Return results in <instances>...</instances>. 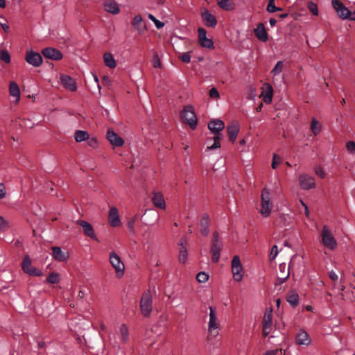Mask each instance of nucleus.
<instances>
[{"mask_svg":"<svg viewBox=\"0 0 355 355\" xmlns=\"http://www.w3.org/2000/svg\"><path fill=\"white\" fill-rule=\"evenodd\" d=\"M224 128L225 123L220 119H214L209 123L208 128L211 132L216 135L214 137V143L211 146L207 147L209 150H214L220 146V140L222 138V135L220 132L223 130Z\"/></svg>","mask_w":355,"mask_h":355,"instance_id":"nucleus-1","label":"nucleus"},{"mask_svg":"<svg viewBox=\"0 0 355 355\" xmlns=\"http://www.w3.org/2000/svg\"><path fill=\"white\" fill-rule=\"evenodd\" d=\"M180 117L182 121L192 128H196L197 125V118L195 114L193 107L191 105H186L180 113Z\"/></svg>","mask_w":355,"mask_h":355,"instance_id":"nucleus-2","label":"nucleus"},{"mask_svg":"<svg viewBox=\"0 0 355 355\" xmlns=\"http://www.w3.org/2000/svg\"><path fill=\"white\" fill-rule=\"evenodd\" d=\"M322 244L329 250H334L337 247V242L331 230L327 225H324L321 231Z\"/></svg>","mask_w":355,"mask_h":355,"instance_id":"nucleus-3","label":"nucleus"},{"mask_svg":"<svg viewBox=\"0 0 355 355\" xmlns=\"http://www.w3.org/2000/svg\"><path fill=\"white\" fill-rule=\"evenodd\" d=\"M153 298L150 290L146 291L141 297L140 301V309L142 315L148 317L152 311Z\"/></svg>","mask_w":355,"mask_h":355,"instance_id":"nucleus-4","label":"nucleus"},{"mask_svg":"<svg viewBox=\"0 0 355 355\" xmlns=\"http://www.w3.org/2000/svg\"><path fill=\"white\" fill-rule=\"evenodd\" d=\"M223 248L222 241L219 239V235L217 232H214L211 239L210 252L211 253L212 261L217 263L220 258V253Z\"/></svg>","mask_w":355,"mask_h":355,"instance_id":"nucleus-5","label":"nucleus"},{"mask_svg":"<svg viewBox=\"0 0 355 355\" xmlns=\"http://www.w3.org/2000/svg\"><path fill=\"white\" fill-rule=\"evenodd\" d=\"M261 199V213L262 215L267 217L270 215L271 209L272 207V204L270 201V200H271L270 192L268 189L264 188L262 190Z\"/></svg>","mask_w":355,"mask_h":355,"instance_id":"nucleus-6","label":"nucleus"},{"mask_svg":"<svg viewBox=\"0 0 355 355\" xmlns=\"http://www.w3.org/2000/svg\"><path fill=\"white\" fill-rule=\"evenodd\" d=\"M110 261L112 267L116 270V276L121 277L124 273V264L121 258L115 253L112 252L110 254Z\"/></svg>","mask_w":355,"mask_h":355,"instance_id":"nucleus-7","label":"nucleus"},{"mask_svg":"<svg viewBox=\"0 0 355 355\" xmlns=\"http://www.w3.org/2000/svg\"><path fill=\"white\" fill-rule=\"evenodd\" d=\"M243 267L239 256H234L232 260V272L235 281L241 282L243 279Z\"/></svg>","mask_w":355,"mask_h":355,"instance_id":"nucleus-8","label":"nucleus"},{"mask_svg":"<svg viewBox=\"0 0 355 355\" xmlns=\"http://www.w3.org/2000/svg\"><path fill=\"white\" fill-rule=\"evenodd\" d=\"M332 6L342 19H347L352 15V12L339 0H332Z\"/></svg>","mask_w":355,"mask_h":355,"instance_id":"nucleus-9","label":"nucleus"},{"mask_svg":"<svg viewBox=\"0 0 355 355\" xmlns=\"http://www.w3.org/2000/svg\"><path fill=\"white\" fill-rule=\"evenodd\" d=\"M209 321L208 324L209 331L214 336H216L218 335V331H216L219 327V323L217 322L216 315L214 311V309L211 306H209Z\"/></svg>","mask_w":355,"mask_h":355,"instance_id":"nucleus-10","label":"nucleus"},{"mask_svg":"<svg viewBox=\"0 0 355 355\" xmlns=\"http://www.w3.org/2000/svg\"><path fill=\"white\" fill-rule=\"evenodd\" d=\"M198 42L202 47L213 49L214 43L211 39L207 37V31L203 28H198Z\"/></svg>","mask_w":355,"mask_h":355,"instance_id":"nucleus-11","label":"nucleus"},{"mask_svg":"<svg viewBox=\"0 0 355 355\" xmlns=\"http://www.w3.org/2000/svg\"><path fill=\"white\" fill-rule=\"evenodd\" d=\"M25 60L28 64L35 67L40 66L43 60L42 55L39 53L33 51L26 52Z\"/></svg>","mask_w":355,"mask_h":355,"instance_id":"nucleus-12","label":"nucleus"},{"mask_svg":"<svg viewBox=\"0 0 355 355\" xmlns=\"http://www.w3.org/2000/svg\"><path fill=\"white\" fill-rule=\"evenodd\" d=\"M42 53L46 58L53 60H60L63 56L60 51L53 47L44 48Z\"/></svg>","mask_w":355,"mask_h":355,"instance_id":"nucleus-13","label":"nucleus"},{"mask_svg":"<svg viewBox=\"0 0 355 355\" xmlns=\"http://www.w3.org/2000/svg\"><path fill=\"white\" fill-rule=\"evenodd\" d=\"M299 182L301 188L304 190L314 188L315 186L314 178L309 175H300Z\"/></svg>","mask_w":355,"mask_h":355,"instance_id":"nucleus-14","label":"nucleus"},{"mask_svg":"<svg viewBox=\"0 0 355 355\" xmlns=\"http://www.w3.org/2000/svg\"><path fill=\"white\" fill-rule=\"evenodd\" d=\"M132 26L139 34L144 33L146 29V25L140 15H137L132 21Z\"/></svg>","mask_w":355,"mask_h":355,"instance_id":"nucleus-15","label":"nucleus"},{"mask_svg":"<svg viewBox=\"0 0 355 355\" xmlns=\"http://www.w3.org/2000/svg\"><path fill=\"white\" fill-rule=\"evenodd\" d=\"M108 220L112 227H119L121 225L119 211L115 207H112L109 211Z\"/></svg>","mask_w":355,"mask_h":355,"instance_id":"nucleus-16","label":"nucleus"},{"mask_svg":"<svg viewBox=\"0 0 355 355\" xmlns=\"http://www.w3.org/2000/svg\"><path fill=\"white\" fill-rule=\"evenodd\" d=\"M178 245L180 246L178 260L180 263H184L187 261L188 255L187 249V241L186 238H182L178 243Z\"/></svg>","mask_w":355,"mask_h":355,"instance_id":"nucleus-17","label":"nucleus"},{"mask_svg":"<svg viewBox=\"0 0 355 355\" xmlns=\"http://www.w3.org/2000/svg\"><path fill=\"white\" fill-rule=\"evenodd\" d=\"M76 223L83 227V232L86 236L96 240L94 228L90 223L83 220H78Z\"/></svg>","mask_w":355,"mask_h":355,"instance_id":"nucleus-18","label":"nucleus"},{"mask_svg":"<svg viewBox=\"0 0 355 355\" xmlns=\"http://www.w3.org/2000/svg\"><path fill=\"white\" fill-rule=\"evenodd\" d=\"M107 139L112 146L119 147L123 146L124 141L114 130L109 129L107 132Z\"/></svg>","mask_w":355,"mask_h":355,"instance_id":"nucleus-19","label":"nucleus"},{"mask_svg":"<svg viewBox=\"0 0 355 355\" xmlns=\"http://www.w3.org/2000/svg\"><path fill=\"white\" fill-rule=\"evenodd\" d=\"M202 19L205 24L209 27H215L217 24V19L215 16L211 15L207 10L201 14Z\"/></svg>","mask_w":355,"mask_h":355,"instance_id":"nucleus-20","label":"nucleus"},{"mask_svg":"<svg viewBox=\"0 0 355 355\" xmlns=\"http://www.w3.org/2000/svg\"><path fill=\"white\" fill-rule=\"evenodd\" d=\"M255 36L262 42H266L268 36L266 28L262 23H259L257 28L254 30Z\"/></svg>","mask_w":355,"mask_h":355,"instance_id":"nucleus-21","label":"nucleus"},{"mask_svg":"<svg viewBox=\"0 0 355 355\" xmlns=\"http://www.w3.org/2000/svg\"><path fill=\"white\" fill-rule=\"evenodd\" d=\"M296 343L300 345H308L311 343L309 334L304 330H300L296 335Z\"/></svg>","mask_w":355,"mask_h":355,"instance_id":"nucleus-22","label":"nucleus"},{"mask_svg":"<svg viewBox=\"0 0 355 355\" xmlns=\"http://www.w3.org/2000/svg\"><path fill=\"white\" fill-rule=\"evenodd\" d=\"M104 6L107 12L113 15L118 14L120 11L118 3L114 0H106Z\"/></svg>","mask_w":355,"mask_h":355,"instance_id":"nucleus-23","label":"nucleus"},{"mask_svg":"<svg viewBox=\"0 0 355 355\" xmlns=\"http://www.w3.org/2000/svg\"><path fill=\"white\" fill-rule=\"evenodd\" d=\"M61 82L63 86L71 91H76V84L74 81V80L67 75H63L61 76Z\"/></svg>","mask_w":355,"mask_h":355,"instance_id":"nucleus-24","label":"nucleus"},{"mask_svg":"<svg viewBox=\"0 0 355 355\" xmlns=\"http://www.w3.org/2000/svg\"><path fill=\"white\" fill-rule=\"evenodd\" d=\"M209 218L207 214H203L200 220V232L204 236H207L209 232Z\"/></svg>","mask_w":355,"mask_h":355,"instance_id":"nucleus-25","label":"nucleus"},{"mask_svg":"<svg viewBox=\"0 0 355 355\" xmlns=\"http://www.w3.org/2000/svg\"><path fill=\"white\" fill-rule=\"evenodd\" d=\"M52 251L53 258L58 261H64L69 257L68 254L62 252L60 247H53Z\"/></svg>","mask_w":355,"mask_h":355,"instance_id":"nucleus-26","label":"nucleus"},{"mask_svg":"<svg viewBox=\"0 0 355 355\" xmlns=\"http://www.w3.org/2000/svg\"><path fill=\"white\" fill-rule=\"evenodd\" d=\"M227 131L230 141L231 142H234L239 132L238 126L234 123L229 125L227 127Z\"/></svg>","mask_w":355,"mask_h":355,"instance_id":"nucleus-27","label":"nucleus"},{"mask_svg":"<svg viewBox=\"0 0 355 355\" xmlns=\"http://www.w3.org/2000/svg\"><path fill=\"white\" fill-rule=\"evenodd\" d=\"M10 94L16 98V103H17L20 98V89L18 85L15 82H10L9 85Z\"/></svg>","mask_w":355,"mask_h":355,"instance_id":"nucleus-28","label":"nucleus"},{"mask_svg":"<svg viewBox=\"0 0 355 355\" xmlns=\"http://www.w3.org/2000/svg\"><path fill=\"white\" fill-rule=\"evenodd\" d=\"M286 300L292 306L295 307L298 304L299 295L295 291H291L286 295Z\"/></svg>","mask_w":355,"mask_h":355,"instance_id":"nucleus-29","label":"nucleus"},{"mask_svg":"<svg viewBox=\"0 0 355 355\" xmlns=\"http://www.w3.org/2000/svg\"><path fill=\"white\" fill-rule=\"evenodd\" d=\"M153 202L155 207L160 209L165 208V202L162 196L160 193H155L153 197Z\"/></svg>","mask_w":355,"mask_h":355,"instance_id":"nucleus-30","label":"nucleus"},{"mask_svg":"<svg viewBox=\"0 0 355 355\" xmlns=\"http://www.w3.org/2000/svg\"><path fill=\"white\" fill-rule=\"evenodd\" d=\"M103 59H104V62L107 67H108L110 69H114L116 67V64L115 60L114 59V58L111 53H105L103 55Z\"/></svg>","mask_w":355,"mask_h":355,"instance_id":"nucleus-31","label":"nucleus"},{"mask_svg":"<svg viewBox=\"0 0 355 355\" xmlns=\"http://www.w3.org/2000/svg\"><path fill=\"white\" fill-rule=\"evenodd\" d=\"M74 139L76 142H82L89 139L87 132L84 130H76L74 133Z\"/></svg>","mask_w":355,"mask_h":355,"instance_id":"nucleus-32","label":"nucleus"},{"mask_svg":"<svg viewBox=\"0 0 355 355\" xmlns=\"http://www.w3.org/2000/svg\"><path fill=\"white\" fill-rule=\"evenodd\" d=\"M322 126L319 121L313 118L311 122L310 129L315 136L318 135L321 131Z\"/></svg>","mask_w":355,"mask_h":355,"instance_id":"nucleus-33","label":"nucleus"},{"mask_svg":"<svg viewBox=\"0 0 355 355\" xmlns=\"http://www.w3.org/2000/svg\"><path fill=\"white\" fill-rule=\"evenodd\" d=\"M218 5L225 10H232L234 8V4L232 0H220L218 2Z\"/></svg>","mask_w":355,"mask_h":355,"instance_id":"nucleus-34","label":"nucleus"},{"mask_svg":"<svg viewBox=\"0 0 355 355\" xmlns=\"http://www.w3.org/2000/svg\"><path fill=\"white\" fill-rule=\"evenodd\" d=\"M272 325V313L271 311H266L264 314L263 319V327L266 329H270Z\"/></svg>","mask_w":355,"mask_h":355,"instance_id":"nucleus-35","label":"nucleus"},{"mask_svg":"<svg viewBox=\"0 0 355 355\" xmlns=\"http://www.w3.org/2000/svg\"><path fill=\"white\" fill-rule=\"evenodd\" d=\"M266 10L268 12L273 13L275 12L282 11V8H279V7H277L275 6V0H269Z\"/></svg>","mask_w":355,"mask_h":355,"instance_id":"nucleus-36","label":"nucleus"},{"mask_svg":"<svg viewBox=\"0 0 355 355\" xmlns=\"http://www.w3.org/2000/svg\"><path fill=\"white\" fill-rule=\"evenodd\" d=\"M119 332L123 342L126 343L128 340V327L125 324H122L120 327Z\"/></svg>","mask_w":355,"mask_h":355,"instance_id":"nucleus-37","label":"nucleus"},{"mask_svg":"<svg viewBox=\"0 0 355 355\" xmlns=\"http://www.w3.org/2000/svg\"><path fill=\"white\" fill-rule=\"evenodd\" d=\"M31 260L28 255H26L22 261V269L25 272L31 268Z\"/></svg>","mask_w":355,"mask_h":355,"instance_id":"nucleus-38","label":"nucleus"},{"mask_svg":"<svg viewBox=\"0 0 355 355\" xmlns=\"http://www.w3.org/2000/svg\"><path fill=\"white\" fill-rule=\"evenodd\" d=\"M137 215H135L133 217L129 218L128 221V224H127L128 227L130 232L132 234H134L135 233L134 226H135V223L137 220Z\"/></svg>","mask_w":355,"mask_h":355,"instance_id":"nucleus-39","label":"nucleus"},{"mask_svg":"<svg viewBox=\"0 0 355 355\" xmlns=\"http://www.w3.org/2000/svg\"><path fill=\"white\" fill-rule=\"evenodd\" d=\"M47 282L50 284H55L59 282V275L55 272H51L46 278Z\"/></svg>","mask_w":355,"mask_h":355,"instance_id":"nucleus-40","label":"nucleus"},{"mask_svg":"<svg viewBox=\"0 0 355 355\" xmlns=\"http://www.w3.org/2000/svg\"><path fill=\"white\" fill-rule=\"evenodd\" d=\"M283 67V62L282 61H278L275 64V67L273 68V69L271 71V73L273 76L277 75V73H280L282 71Z\"/></svg>","mask_w":355,"mask_h":355,"instance_id":"nucleus-41","label":"nucleus"},{"mask_svg":"<svg viewBox=\"0 0 355 355\" xmlns=\"http://www.w3.org/2000/svg\"><path fill=\"white\" fill-rule=\"evenodd\" d=\"M0 59L5 62L6 63L10 62V55L8 53V51L5 50H2L0 51Z\"/></svg>","mask_w":355,"mask_h":355,"instance_id":"nucleus-42","label":"nucleus"},{"mask_svg":"<svg viewBox=\"0 0 355 355\" xmlns=\"http://www.w3.org/2000/svg\"><path fill=\"white\" fill-rule=\"evenodd\" d=\"M148 18L154 22L157 29H160L164 26L163 22L157 19L152 14H148Z\"/></svg>","mask_w":355,"mask_h":355,"instance_id":"nucleus-43","label":"nucleus"},{"mask_svg":"<svg viewBox=\"0 0 355 355\" xmlns=\"http://www.w3.org/2000/svg\"><path fill=\"white\" fill-rule=\"evenodd\" d=\"M268 90L267 91L266 95L264 96V101L266 103H269L271 102L272 96V87L269 85H268Z\"/></svg>","mask_w":355,"mask_h":355,"instance_id":"nucleus-44","label":"nucleus"},{"mask_svg":"<svg viewBox=\"0 0 355 355\" xmlns=\"http://www.w3.org/2000/svg\"><path fill=\"white\" fill-rule=\"evenodd\" d=\"M209 276L207 273L204 272H200L197 276V280L200 283H205L208 280Z\"/></svg>","mask_w":355,"mask_h":355,"instance_id":"nucleus-45","label":"nucleus"},{"mask_svg":"<svg viewBox=\"0 0 355 355\" xmlns=\"http://www.w3.org/2000/svg\"><path fill=\"white\" fill-rule=\"evenodd\" d=\"M26 273L29 274L30 275L36 276V277H40V276L42 275V271L40 270H37V268H35L34 267L30 268V269L28 270H27Z\"/></svg>","mask_w":355,"mask_h":355,"instance_id":"nucleus-46","label":"nucleus"},{"mask_svg":"<svg viewBox=\"0 0 355 355\" xmlns=\"http://www.w3.org/2000/svg\"><path fill=\"white\" fill-rule=\"evenodd\" d=\"M180 59L185 63H189L191 61L190 53H184L179 56Z\"/></svg>","mask_w":355,"mask_h":355,"instance_id":"nucleus-47","label":"nucleus"},{"mask_svg":"<svg viewBox=\"0 0 355 355\" xmlns=\"http://www.w3.org/2000/svg\"><path fill=\"white\" fill-rule=\"evenodd\" d=\"M308 8H309V10H310V12L313 15H318V6L315 3H314L313 2H310L309 3Z\"/></svg>","mask_w":355,"mask_h":355,"instance_id":"nucleus-48","label":"nucleus"},{"mask_svg":"<svg viewBox=\"0 0 355 355\" xmlns=\"http://www.w3.org/2000/svg\"><path fill=\"white\" fill-rule=\"evenodd\" d=\"M281 162V157H279L276 154H274L273 155V159H272V168L273 169H275L277 166L279 165V164Z\"/></svg>","mask_w":355,"mask_h":355,"instance_id":"nucleus-49","label":"nucleus"},{"mask_svg":"<svg viewBox=\"0 0 355 355\" xmlns=\"http://www.w3.org/2000/svg\"><path fill=\"white\" fill-rule=\"evenodd\" d=\"M289 274H290L289 270L287 269V271L284 275L281 274V276H282V277H278L277 284H283L287 279V278L289 277Z\"/></svg>","mask_w":355,"mask_h":355,"instance_id":"nucleus-50","label":"nucleus"},{"mask_svg":"<svg viewBox=\"0 0 355 355\" xmlns=\"http://www.w3.org/2000/svg\"><path fill=\"white\" fill-rule=\"evenodd\" d=\"M153 62L154 67H155V68L161 67V62H160L158 55L157 53L155 54L153 56Z\"/></svg>","mask_w":355,"mask_h":355,"instance_id":"nucleus-51","label":"nucleus"},{"mask_svg":"<svg viewBox=\"0 0 355 355\" xmlns=\"http://www.w3.org/2000/svg\"><path fill=\"white\" fill-rule=\"evenodd\" d=\"M277 254H278L277 246V245H273L272 249H271V252H270V259L271 260L274 259L277 257Z\"/></svg>","mask_w":355,"mask_h":355,"instance_id":"nucleus-52","label":"nucleus"},{"mask_svg":"<svg viewBox=\"0 0 355 355\" xmlns=\"http://www.w3.org/2000/svg\"><path fill=\"white\" fill-rule=\"evenodd\" d=\"M8 227V222L3 217L0 216V230L3 231Z\"/></svg>","mask_w":355,"mask_h":355,"instance_id":"nucleus-53","label":"nucleus"},{"mask_svg":"<svg viewBox=\"0 0 355 355\" xmlns=\"http://www.w3.org/2000/svg\"><path fill=\"white\" fill-rule=\"evenodd\" d=\"M209 96L211 98H216L219 97V94L217 89L213 87L209 90Z\"/></svg>","mask_w":355,"mask_h":355,"instance_id":"nucleus-54","label":"nucleus"},{"mask_svg":"<svg viewBox=\"0 0 355 355\" xmlns=\"http://www.w3.org/2000/svg\"><path fill=\"white\" fill-rule=\"evenodd\" d=\"M315 172L321 178H324L325 177V173L324 172L322 168L320 166L315 168Z\"/></svg>","mask_w":355,"mask_h":355,"instance_id":"nucleus-55","label":"nucleus"},{"mask_svg":"<svg viewBox=\"0 0 355 355\" xmlns=\"http://www.w3.org/2000/svg\"><path fill=\"white\" fill-rule=\"evenodd\" d=\"M346 147L350 152L355 150V142L350 141L347 143Z\"/></svg>","mask_w":355,"mask_h":355,"instance_id":"nucleus-56","label":"nucleus"},{"mask_svg":"<svg viewBox=\"0 0 355 355\" xmlns=\"http://www.w3.org/2000/svg\"><path fill=\"white\" fill-rule=\"evenodd\" d=\"M6 195V188L3 184L0 183V199L5 197Z\"/></svg>","mask_w":355,"mask_h":355,"instance_id":"nucleus-57","label":"nucleus"},{"mask_svg":"<svg viewBox=\"0 0 355 355\" xmlns=\"http://www.w3.org/2000/svg\"><path fill=\"white\" fill-rule=\"evenodd\" d=\"M329 278H330L332 281H334V282L337 281V280H338V275H337L336 274V272H334V271H330V272H329Z\"/></svg>","mask_w":355,"mask_h":355,"instance_id":"nucleus-58","label":"nucleus"},{"mask_svg":"<svg viewBox=\"0 0 355 355\" xmlns=\"http://www.w3.org/2000/svg\"><path fill=\"white\" fill-rule=\"evenodd\" d=\"M88 145L92 148H96L97 146V140L95 138H92L88 141Z\"/></svg>","mask_w":355,"mask_h":355,"instance_id":"nucleus-59","label":"nucleus"},{"mask_svg":"<svg viewBox=\"0 0 355 355\" xmlns=\"http://www.w3.org/2000/svg\"><path fill=\"white\" fill-rule=\"evenodd\" d=\"M277 354H278V350L275 349V350L267 351L266 353V355H277Z\"/></svg>","mask_w":355,"mask_h":355,"instance_id":"nucleus-60","label":"nucleus"},{"mask_svg":"<svg viewBox=\"0 0 355 355\" xmlns=\"http://www.w3.org/2000/svg\"><path fill=\"white\" fill-rule=\"evenodd\" d=\"M0 24H1V26L2 27L3 30L5 31V32H8V30H9V26L8 25H7L5 23H1L0 22Z\"/></svg>","mask_w":355,"mask_h":355,"instance_id":"nucleus-61","label":"nucleus"},{"mask_svg":"<svg viewBox=\"0 0 355 355\" xmlns=\"http://www.w3.org/2000/svg\"><path fill=\"white\" fill-rule=\"evenodd\" d=\"M270 329H266V327H263V337H266L269 334V331Z\"/></svg>","mask_w":355,"mask_h":355,"instance_id":"nucleus-62","label":"nucleus"},{"mask_svg":"<svg viewBox=\"0 0 355 355\" xmlns=\"http://www.w3.org/2000/svg\"><path fill=\"white\" fill-rule=\"evenodd\" d=\"M288 268H286V266L285 264H280L279 265V270L282 272H285L286 270H287Z\"/></svg>","mask_w":355,"mask_h":355,"instance_id":"nucleus-63","label":"nucleus"},{"mask_svg":"<svg viewBox=\"0 0 355 355\" xmlns=\"http://www.w3.org/2000/svg\"><path fill=\"white\" fill-rule=\"evenodd\" d=\"M269 22L271 26H275L277 24V20L275 18H271Z\"/></svg>","mask_w":355,"mask_h":355,"instance_id":"nucleus-64","label":"nucleus"}]
</instances>
